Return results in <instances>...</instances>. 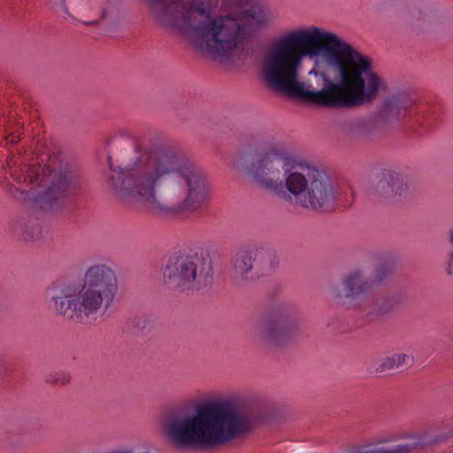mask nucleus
<instances>
[{"label": "nucleus", "instance_id": "25", "mask_svg": "<svg viewBox=\"0 0 453 453\" xmlns=\"http://www.w3.org/2000/svg\"><path fill=\"white\" fill-rule=\"evenodd\" d=\"M96 21H94V22H88L87 24H88V25H94V24H96Z\"/></svg>", "mask_w": 453, "mask_h": 453}, {"label": "nucleus", "instance_id": "20", "mask_svg": "<svg viewBox=\"0 0 453 453\" xmlns=\"http://www.w3.org/2000/svg\"><path fill=\"white\" fill-rule=\"evenodd\" d=\"M395 305V301H393V300L387 301L385 303H381L379 306V311L381 313H387V312L390 311L391 310H393Z\"/></svg>", "mask_w": 453, "mask_h": 453}, {"label": "nucleus", "instance_id": "3", "mask_svg": "<svg viewBox=\"0 0 453 453\" xmlns=\"http://www.w3.org/2000/svg\"><path fill=\"white\" fill-rule=\"evenodd\" d=\"M159 25L188 36L195 49L221 62L236 63L248 56L241 42L244 35L272 21L262 7L254 5L234 15L213 18L211 0H145Z\"/></svg>", "mask_w": 453, "mask_h": 453}, {"label": "nucleus", "instance_id": "24", "mask_svg": "<svg viewBox=\"0 0 453 453\" xmlns=\"http://www.w3.org/2000/svg\"><path fill=\"white\" fill-rule=\"evenodd\" d=\"M130 453H150V452H148V451H143V452H136L133 449H130Z\"/></svg>", "mask_w": 453, "mask_h": 453}, {"label": "nucleus", "instance_id": "23", "mask_svg": "<svg viewBox=\"0 0 453 453\" xmlns=\"http://www.w3.org/2000/svg\"><path fill=\"white\" fill-rule=\"evenodd\" d=\"M18 190L19 191L20 195H25V196H27V195H28V192H27V191H26V190H21L20 188H19V189H18Z\"/></svg>", "mask_w": 453, "mask_h": 453}, {"label": "nucleus", "instance_id": "12", "mask_svg": "<svg viewBox=\"0 0 453 453\" xmlns=\"http://www.w3.org/2000/svg\"><path fill=\"white\" fill-rule=\"evenodd\" d=\"M248 262L257 276H269L280 266V258L278 251L269 246L250 244L244 246Z\"/></svg>", "mask_w": 453, "mask_h": 453}, {"label": "nucleus", "instance_id": "22", "mask_svg": "<svg viewBox=\"0 0 453 453\" xmlns=\"http://www.w3.org/2000/svg\"><path fill=\"white\" fill-rule=\"evenodd\" d=\"M20 139L19 135H18L17 137L14 135V134H10L8 137H7V142L9 143H12V144H14V143H17L18 141Z\"/></svg>", "mask_w": 453, "mask_h": 453}, {"label": "nucleus", "instance_id": "19", "mask_svg": "<svg viewBox=\"0 0 453 453\" xmlns=\"http://www.w3.org/2000/svg\"><path fill=\"white\" fill-rule=\"evenodd\" d=\"M449 243L450 245V251L448 256L447 273L451 275L453 270V229H450L449 232Z\"/></svg>", "mask_w": 453, "mask_h": 453}, {"label": "nucleus", "instance_id": "5", "mask_svg": "<svg viewBox=\"0 0 453 453\" xmlns=\"http://www.w3.org/2000/svg\"><path fill=\"white\" fill-rule=\"evenodd\" d=\"M252 411L231 403H211L193 413L174 411L164 422V432L180 449H209L226 445L250 433Z\"/></svg>", "mask_w": 453, "mask_h": 453}, {"label": "nucleus", "instance_id": "9", "mask_svg": "<svg viewBox=\"0 0 453 453\" xmlns=\"http://www.w3.org/2000/svg\"><path fill=\"white\" fill-rule=\"evenodd\" d=\"M302 332L296 310L279 304L259 318L253 326L255 336L263 343L280 346L295 340Z\"/></svg>", "mask_w": 453, "mask_h": 453}, {"label": "nucleus", "instance_id": "8", "mask_svg": "<svg viewBox=\"0 0 453 453\" xmlns=\"http://www.w3.org/2000/svg\"><path fill=\"white\" fill-rule=\"evenodd\" d=\"M23 173L17 178L19 182H27L34 188L40 186L44 180L46 172H49V184L47 190L38 197L37 202L51 205L53 202L65 197L75 196L81 194L86 188V182L80 172L72 165L65 164L58 169H45L37 166H26Z\"/></svg>", "mask_w": 453, "mask_h": 453}, {"label": "nucleus", "instance_id": "18", "mask_svg": "<svg viewBox=\"0 0 453 453\" xmlns=\"http://www.w3.org/2000/svg\"><path fill=\"white\" fill-rule=\"evenodd\" d=\"M71 380L70 374L63 372L50 373L47 376V382L56 385H66Z\"/></svg>", "mask_w": 453, "mask_h": 453}, {"label": "nucleus", "instance_id": "16", "mask_svg": "<svg viewBox=\"0 0 453 453\" xmlns=\"http://www.w3.org/2000/svg\"><path fill=\"white\" fill-rule=\"evenodd\" d=\"M411 105V101L404 94H395L388 96L381 107L382 114L385 118L398 116L402 110H405Z\"/></svg>", "mask_w": 453, "mask_h": 453}, {"label": "nucleus", "instance_id": "1", "mask_svg": "<svg viewBox=\"0 0 453 453\" xmlns=\"http://www.w3.org/2000/svg\"><path fill=\"white\" fill-rule=\"evenodd\" d=\"M262 79L273 90L331 108L370 104L387 87L371 58L317 27L296 29L277 40L264 56Z\"/></svg>", "mask_w": 453, "mask_h": 453}, {"label": "nucleus", "instance_id": "7", "mask_svg": "<svg viewBox=\"0 0 453 453\" xmlns=\"http://www.w3.org/2000/svg\"><path fill=\"white\" fill-rule=\"evenodd\" d=\"M213 280L211 259L203 252L182 251L172 255L162 269V284L169 290L194 293Z\"/></svg>", "mask_w": 453, "mask_h": 453}, {"label": "nucleus", "instance_id": "6", "mask_svg": "<svg viewBox=\"0 0 453 453\" xmlns=\"http://www.w3.org/2000/svg\"><path fill=\"white\" fill-rule=\"evenodd\" d=\"M119 291L118 276L105 264L89 266L78 288L67 281H56L48 289L54 311L65 319L87 324L104 315L112 305Z\"/></svg>", "mask_w": 453, "mask_h": 453}, {"label": "nucleus", "instance_id": "15", "mask_svg": "<svg viewBox=\"0 0 453 453\" xmlns=\"http://www.w3.org/2000/svg\"><path fill=\"white\" fill-rule=\"evenodd\" d=\"M414 363L415 357L412 354L407 352H396L381 358L378 365L377 372L383 373L403 366H411Z\"/></svg>", "mask_w": 453, "mask_h": 453}, {"label": "nucleus", "instance_id": "10", "mask_svg": "<svg viewBox=\"0 0 453 453\" xmlns=\"http://www.w3.org/2000/svg\"><path fill=\"white\" fill-rule=\"evenodd\" d=\"M416 188L407 177L395 171L383 173L375 188V196L392 204H405L416 196Z\"/></svg>", "mask_w": 453, "mask_h": 453}, {"label": "nucleus", "instance_id": "4", "mask_svg": "<svg viewBox=\"0 0 453 453\" xmlns=\"http://www.w3.org/2000/svg\"><path fill=\"white\" fill-rule=\"evenodd\" d=\"M236 168L262 190L308 211H323L335 198L333 181L326 172L298 162L273 141L260 142L250 159L241 157Z\"/></svg>", "mask_w": 453, "mask_h": 453}, {"label": "nucleus", "instance_id": "11", "mask_svg": "<svg viewBox=\"0 0 453 453\" xmlns=\"http://www.w3.org/2000/svg\"><path fill=\"white\" fill-rule=\"evenodd\" d=\"M370 284L360 272H352L343 277L342 285L331 288V296L337 303L348 307L360 306L362 297L369 291Z\"/></svg>", "mask_w": 453, "mask_h": 453}, {"label": "nucleus", "instance_id": "17", "mask_svg": "<svg viewBox=\"0 0 453 453\" xmlns=\"http://www.w3.org/2000/svg\"><path fill=\"white\" fill-rule=\"evenodd\" d=\"M22 236L27 242H34L40 240L42 236L41 226L35 223H30L26 226Z\"/></svg>", "mask_w": 453, "mask_h": 453}, {"label": "nucleus", "instance_id": "13", "mask_svg": "<svg viewBox=\"0 0 453 453\" xmlns=\"http://www.w3.org/2000/svg\"><path fill=\"white\" fill-rule=\"evenodd\" d=\"M439 439L429 433H423L411 442L397 445L392 449L365 447L357 453H411L413 450L421 449L436 444Z\"/></svg>", "mask_w": 453, "mask_h": 453}, {"label": "nucleus", "instance_id": "21", "mask_svg": "<svg viewBox=\"0 0 453 453\" xmlns=\"http://www.w3.org/2000/svg\"><path fill=\"white\" fill-rule=\"evenodd\" d=\"M59 6H60L61 11H63L65 14L72 16L66 7L65 0H59Z\"/></svg>", "mask_w": 453, "mask_h": 453}, {"label": "nucleus", "instance_id": "2", "mask_svg": "<svg viewBox=\"0 0 453 453\" xmlns=\"http://www.w3.org/2000/svg\"><path fill=\"white\" fill-rule=\"evenodd\" d=\"M109 161V188L127 206L142 204L161 212L192 216L209 202L206 178L182 151L166 142L153 141L143 147L133 170H113Z\"/></svg>", "mask_w": 453, "mask_h": 453}, {"label": "nucleus", "instance_id": "14", "mask_svg": "<svg viewBox=\"0 0 453 453\" xmlns=\"http://www.w3.org/2000/svg\"><path fill=\"white\" fill-rule=\"evenodd\" d=\"M248 260L244 246L240 248L234 255L231 261V276L234 282L242 283L252 279Z\"/></svg>", "mask_w": 453, "mask_h": 453}]
</instances>
